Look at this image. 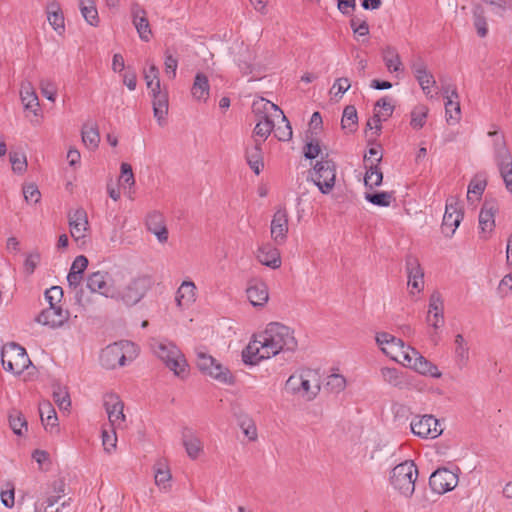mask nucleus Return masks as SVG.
<instances>
[{
    "label": "nucleus",
    "mask_w": 512,
    "mask_h": 512,
    "mask_svg": "<svg viewBox=\"0 0 512 512\" xmlns=\"http://www.w3.org/2000/svg\"><path fill=\"white\" fill-rule=\"evenodd\" d=\"M196 364L203 374L209 375L221 383L231 385L235 382V378L230 370L205 352H197Z\"/></svg>",
    "instance_id": "obj_6"
},
{
    "label": "nucleus",
    "mask_w": 512,
    "mask_h": 512,
    "mask_svg": "<svg viewBox=\"0 0 512 512\" xmlns=\"http://www.w3.org/2000/svg\"><path fill=\"white\" fill-rule=\"evenodd\" d=\"M71 236L75 241L85 238V232L89 228L87 213L83 208H78L68 213Z\"/></svg>",
    "instance_id": "obj_18"
},
{
    "label": "nucleus",
    "mask_w": 512,
    "mask_h": 512,
    "mask_svg": "<svg viewBox=\"0 0 512 512\" xmlns=\"http://www.w3.org/2000/svg\"><path fill=\"white\" fill-rule=\"evenodd\" d=\"M119 182L127 184L128 186L135 184L132 166L126 162L121 164Z\"/></svg>",
    "instance_id": "obj_57"
},
{
    "label": "nucleus",
    "mask_w": 512,
    "mask_h": 512,
    "mask_svg": "<svg viewBox=\"0 0 512 512\" xmlns=\"http://www.w3.org/2000/svg\"><path fill=\"white\" fill-rule=\"evenodd\" d=\"M382 160V155L375 159L376 163H371L370 166H366V173L364 177V183L366 187L372 189L373 187L380 186L383 181V173L379 167V163Z\"/></svg>",
    "instance_id": "obj_34"
},
{
    "label": "nucleus",
    "mask_w": 512,
    "mask_h": 512,
    "mask_svg": "<svg viewBox=\"0 0 512 512\" xmlns=\"http://www.w3.org/2000/svg\"><path fill=\"white\" fill-rule=\"evenodd\" d=\"M252 112L258 119H263V116L267 118H279L280 115H282V110L276 104L264 98L253 101Z\"/></svg>",
    "instance_id": "obj_28"
},
{
    "label": "nucleus",
    "mask_w": 512,
    "mask_h": 512,
    "mask_svg": "<svg viewBox=\"0 0 512 512\" xmlns=\"http://www.w3.org/2000/svg\"><path fill=\"white\" fill-rule=\"evenodd\" d=\"M69 315V311L62 305H52L42 310L35 320L44 326L58 328L68 321Z\"/></svg>",
    "instance_id": "obj_14"
},
{
    "label": "nucleus",
    "mask_w": 512,
    "mask_h": 512,
    "mask_svg": "<svg viewBox=\"0 0 512 512\" xmlns=\"http://www.w3.org/2000/svg\"><path fill=\"white\" fill-rule=\"evenodd\" d=\"M53 400L61 410H68L71 406L69 393L60 386H58L57 389H54Z\"/></svg>",
    "instance_id": "obj_51"
},
{
    "label": "nucleus",
    "mask_w": 512,
    "mask_h": 512,
    "mask_svg": "<svg viewBox=\"0 0 512 512\" xmlns=\"http://www.w3.org/2000/svg\"><path fill=\"white\" fill-rule=\"evenodd\" d=\"M288 233V213L285 208H279L271 221V236L276 244H283Z\"/></svg>",
    "instance_id": "obj_17"
},
{
    "label": "nucleus",
    "mask_w": 512,
    "mask_h": 512,
    "mask_svg": "<svg viewBox=\"0 0 512 512\" xmlns=\"http://www.w3.org/2000/svg\"><path fill=\"white\" fill-rule=\"evenodd\" d=\"M40 416L42 423L45 426V429H47L49 426L51 428L57 426V414L56 411L52 408L50 403H46L43 406L39 408Z\"/></svg>",
    "instance_id": "obj_48"
},
{
    "label": "nucleus",
    "mask_w": 512,
    "mask_h": 512,
    "mask_svg": "<svg viewBox=\"0 0 512 512\" xmlns=\"http://www.w3.org/2000/svg\"><path fill=\"white\" fill-rule=\"evenodd\" d=\"M165 72L167 74L171 73L170 78H175L176 76V70L178 67V60L171 54H169L167 51L165 53Z\"/></svg>",
    "instance_id": "obj_62"
},
{
    "label": "nucleus",
    "mask_w": 512,
    "mask_h": 512,
    "mask_svg": "<svg viewBox=\"0 0 512 512\" xmlns=\"http://www.w3.org/2000/svg\"><path fill=\"white\" fill-rule=\"evenodd\" d=\"M3 368L14 375H20L31 365L26 349L15 342L5 344L1 350Z\"/></svg>",
    "instance_id": "obj_4"
},
{
    "label": "nucleus",
    "mask_w": 512,
    "mask_h": 512,
    "mask_svg": "<svg viewBox=\"0 0 512 512\" xmlns=\"http://www.w3.org/2000/svg\"><path fill=\"white\" fill-rule=\"evenodd\" d=\"M147 229L153 233L159 242L165 243L168 240V230L165 225L164 217L159 212L148 214L146 219Z\"/></svg>",
    "instance_id": "obj_26"
},
{
    "label": "nucleus",
    "mask_w": 512,
    "mask_h": 512,
    "mask_svg": "<svg viewBox=\"0 0 512 512\" xmlns=\"http://www.w3.org/2000/svg\"><path fill=\"white\" fill-rule=\"evenodd\" d=\"M375 107L381 108L382 111H380L379 113L383 121H386L389 117L392 116L395 108L388 97H383L379 99L376 102Z\"/></svg>",
    "instance_id": "obj_56"
},
{
    "label": "nucleus",
    "mask_w": 512,
    "mask_h": 512,
    "mask_svg": "<svg viewBox=\"0 0 512 512\" xmlns=\"http://www.w3.org/2000/svg\"><path fill=\"white\" fill-rule=\"evenodd\" d=\"M428 115V108L425 105H417L411 111V121L410 125L414 129H421L425 123Z\"/></svg>",
    "instance_id": "obj_45"
},
{
    "label": "nucleus",
    "mask_w": 512,
    "mask_h": 512,
    "mask_svg": "<svg viewBox=\"0 0 512 512\" xmlns=\"http://www.w3.org/2000/svg\"><path fill=\"white\" fill-rule=\"evenodd\" d=\"M351 87L350 80L346 77L338 78L335 80L330 92L332 93L335 89L337 90L334 95L342 97V95L349 90Z\"/></svg>",
    "instance_id": "obj_60"
},
{
    "label": "nucleus",
    "mask_w": 512,
    "mask_h": 512,
    "mask_svg": "<svg viewBox=\"0 0 512 512\" xmlns=\"http://www.w3.org/2000/svg\"><path fill=\"white\" fill-rule=\"evenodd\" d=\"M45 299L49 303V306L52 305H62L63 299V290L60 286H52L45 291Z\"/></svg>",
    "instance_id": "obj_53"
},
{
    "label": "nucleus",
    "mask_w": 512,
    "mask_h": 512,
    "mask_svg": "<svg viewBox=\"0 0 512 512\" xmlns=\"http://www.w3.org/2000/svg\"><path fill=\"white\" fill-rule=\"evenodd\" d=\"M262 145L263 141L254 139L253 144L248 146L245 151L247 164L256 175H259L264 168Z\"/></svg>",
    "instance_id": "obj_23"
},
{
    "label": "nucleus",
    "mask_w": 512,
    "mask_h": 512,
    "mask_svg": "<svg viewBox=\"0 0 512 512\" xmlns=\"http://www.w3.org/2000/svg\"><path fill=\"white\" fill-rule=\"evenodd\" d=\"M486 188V181H471L468 186L467 199L471 200V194L476 195V199H479Z\"/></svg>",
    "instance_id": "obj_61"
},
{
    "label": "nucleus",
    "mask_w": 512,
    "mask_h": 512,
    "mask_svg": "<svg viewBox=\"0 0 512 512\" xmlns=\"http://www.w3.org/2000/svg\"><path fill=\"white\" fill-rule=\"evenodd\" d=\"M155 353L176 376L183 378L187 374V362L176 346L160 343Z\"/></svg>",
    "instance_id": "obj_7"
},
{
    "label": "nucleus",
    "mask_w": 512,
    "mask_h": 512,
    "mask_svg": "<svg viewBox=\"0 0 512 512\" xmlns=\"http://www.w3.org/2000/svg\"><path fill=\"white\" fill-rule=\"evenodd\" d=\"M79 8L88 24L94 27L99 25L100 20L94 0H79Z\"/></svg>",
    "instance_id": "obj_35"
},
{
    "label": "nucleus",
    "mask_w": 512,
    "mask_h": 512,
    "mask_svg": "<svg viewBox=\"0 0 512 512\" xmlns=\"http://www.w3.org/2000/svg\"><path fill=\"white\" fill-rule=\"evenodd\" d=\"M411 431L420 438H437L443 432L440 422L433 415L416 416L410 423Z\"/></svg>",
    "instance_id": "obj_10"
},
{
    "label": "nucleus",
    "mask_w": 512,
    "mask_h": 512,
    "mask_svg": "<svg viewBox=\"0 0 512 512\" xmlns=\"http://www.w3.org/2000/svg\"><path fill=\"white\" fill-rule=\"evenodd\" d=\"M81 134L82 141L87 148L91 150H95L96 148H98L100 142V134L96 124L91 126H89L88 124H84L82 127Z\"/></svg>",
    "instance_id": "obj_36"
},
{
    "label": "nucleus",
    "mask_w": 512,
    "mask_h": 512,
    "mask_svg": "<svg viewBox=\"0 0 512 512\" xmlns=\"http://www.w3.org/2000/svg\"><path fill=\"white\" fill-rule=\"evenodd\" d=\"M383 60L390 72H397L402 69V62L397 50L392 46L383 49Z\"/></svg>",
    "instance_id": "obj_38"
},
{
    "label": "nucleus",
    "mask_w": 512,
    "mask_h": 512,
    "mask_svg": "<svg viewBox=\"0 0 512 512\" xmlns=\"http://www.w3.org/2000/svg\"><path fill=\"white\" fill-rule=\"evenodd\" d=\"M196 286L192 281H183L176 293V302L179 307H188L195 301Z\"/></svg>",
    "instance_id": "obj_33"
},
{
    "label": "nucleus",
    "mask_w": 512,
    "mask_h": 512,
    "mask_svg": "<svg viewBox=\"0 0 512 512\" xmlns=\"http://www.w3.org/2000/svg\"><path fill=\"white\" fill-rule=\"evenodd\" d=\"M23 195L27 202L30 203H38L41 198V193L37 187V185L30 183L23 186Z\"/></svg>",
    "instance_id": "obj_55"
},
{
    "label": "nucleus",
    "mask_w": 512,
    "mask_h": 512,
    "mask_svg": "<svg viewBox=\"0 0 512 512\" xmlns=\"http://www.w3.org/2000/svg\"><path fill=\"white\" fill-rule=\"evenodd\" d=\"M455 356L459 365H465L469 358V348L462 334L455 336Z\"/></svg>",
    "instance_id": "obj_43"
},
{
    "label": "nucleus",
    "mask_w": 512,
    "mask_h": 512,
    "mask_svg": "<svg viewBox=\"0 0 512 512\" xmlns=\"http://www.w3.org/2000/svg\"><path fill=\"white\" fill-rule=\"evenodd\" d=\"M498 211L496 200H485L479 213L481 233H491L495 227V214Z\"/></svg>",
    "instance_id": "obj_21"
},
{
    "label": "nucleus",
    "mask_w": 512,
    "mask_h": 512,
    "mask_svg": "<svg viewBox=\"0 0 512 512\" xmlns=\"http://www.w3.org/2000/svg\"><path fill=\"white\" fill-rule=\"evenodd\" d=\"M132 23L135 26L139 38L144 42H149L152 38V30L147 17V12L138 2H132L130 5Z\"/></svg>",
    "instance_id": "obj_13"
},
{
    "label": "nucleus",
    "mask_w": 512,
    "mask_h": 512,
    "mask_svg": "<svg viewBox=\"0 0 512 512\" xmlns=\"http://www.w3.org/2000/svg\"><path fill=\"white\" fill-rule=\"evenodd\" d=\"M389 347L390 350L386 347H382L381 350L397 362L404 361V355L406 352H410V350H407L408 346H405L403 340H401V343H390Z\"/></svg>",
    "instance_id": "obj_46"
},
{
    "label": "nucleus",
    "mask_w": 512,
    "mask_h": 512,
    "mask_svg": "<svg viewBox=\"0 0 512 512\" xmlns=\"http://www.w3.org/2000/svg\"><path fill=\"white\" fill-rule=\"evenodd\" d=\"M443 94L446 98V119L448 122L450 120L457 122L460 119V102L458 101L459 95L456 87L451 85L443 87Z\"/></svg>",
    "instance_id": "obj_24"
},
{
    "label": "nucleus",
    "mask_w": 512,
    "mask_h": 512,
    "mask_svg": "<svg viewBox=\"0 0 512 512\" xmlns=\"http://www.w3.org/2000/svg\"><path fill=\"white\" fill-rule=\"evenodd\" d=\"M418 469L413 461L406 460L395 466L391 471V485L405 497L413 495Z\"/></svg>",
    "instance_id": "obj_3"
},
{
    "label": "nucleus",
    "mask_w": 512,
    "mask_h": 512,
    "mask_svg": "<svg viewBox=\"0 0 512 512\" xmlns=\"http://www.w3.org/2000/svg\"><path fill=\"white\" fill-rule=\"evenodd\" d=\"M10 162L12 164V170L15 173L21 174L27 168L26 157L23 156L22 158H20L17 153H10Z\"/></svg>",
    "instance_id": "obj_59"
},
{
    "label": "nucleus",
    "mask_w": 512,
    "mask_h": 512,
    "mask_svg": "<svg viewBox=\"0 0 512 512\" xmlns=\"http://www.w3.org/2000/svg\"><path fill=\"white\" fill-rule=\"evenodd\" d=\"M153 113L157 119L159 125H163L166 122V116L169 109L168 92L166 90L157 91V94L153 97Z\"/></svg>",
    "instance_id": "obj_30"
},
{
    "label": "nucleus",
    "mask_w": 512,
    "mask_h": 512,
    "mask_svg": "<svg viewBox=\"0 0 512 512\" xmlns=\"http://www.w3.org/2000/svg\"><path fill=\"white\" fill-rule=\"evenodd\" d=\"M209 90L210 85L208 77L204 73L198 72L195 75L191 88L192 96L198 101L206 102L209 97Z\"/></svg>",
    "instance_id": "obj_32"
},
{
    "label": "nucleus",
    "mask_w": 512,
    "mask_h": 512,
    "mask_svg": "<svg viewBox=\"0 0 512 512\" xmlns=\"http://www.w3.org/2000/svg\"><path fill=\"white\" fill-rule=\"evenodd\" d=\"M257 259L262 264L271 269H277L281 266L280 252L271 244H266L258 248Z\"/></svg>",
    "instance_id": "obj_27"
},
{
    "label": "nucleus",
    "mask_w": 512,
    "mask_h": 512,
    "mask_svg": "<svg viewBox=\"0 0 512 512\" xmlns=\"http://www.w3.org/2000/svg\"><path fill=\"white\" fill-rule=\"evenodd\" d=\"M313 182L321 193L329 194L336 181V163L329 158L328 153L321 156V160L316 161L313 166Z\"/></svg>",
    "instance_id": "obj_5"
},
{
    "label": "nucleus",
    "mask_w": 512,
    "mask_h": 512,
    "mask_svg": "<svg viewBox=\"0 0 512 512\" xmlns=\"http://www.w3.org/2000/svg\"><path fill=\"white\" fill-rule=\"evenodd\" d=\"M104 407L112 427H119L125 421V415L123 413L124 403L117 394H105Z\"/></svg>",
    "instance_id": "obj_15"
},
{
    "label": "nucleus",
    "mask_w": 512,
    "mask_h": 512,
    "mask_svg": "<svg viewBox=\"0 0 512 512\" xmlns=\"http://www.w3.org/2000/svg\"><path fill=\"white\" fill-rule=\"evenodd\" d=\"M39 261H40V255L38 253L29 254L24 262L25 272L28 275L33 274Z\"/></svg>",
    "instance_id": "obj_63"
},
{
    "label": "nucleus",
    "mask_w": 512,
    "mask_h": 512,
    "mask_svg": "<svg viewBox=\"0 0 512 512\" xmlns=\"http://www.w3.org/2000/svg\"><path fill=\"white\" fill-rule=\"evenodd\" d=\"M152 284V278L147 275L133 279L122 291V301L127 306L137 304L145 296Z\"/></svg>",
    "instance_id": "obj_8"
},
{
    "label": "nucleus",
    "mask_w": 512,
    "mask_h": 512,
    "mask_svg": "<svg viewBox=\"0 0 512 512\" xmlns=\"http://www.w3.org/2000/svg\"><path fill=\"white\" fill-rule=\"evenodd\" d=\"M100 361L104 368L114 369L123 366L126 361V356L118 343L108 345L102 350L100 354Z\"/></svg>",
    "instance_id": "obj_20"
},
{
    "label": "nucleus",
    "mask_w": 512,
    "mask_h": 512,
    "mask_svg": "<svg viewBox=\"0 0 512 512\" xmlns=\"http://www.w3.org/2000/svg\"><path fill=\"white\" fill-rule=\"evenodd\" d=\"M247 297L250 301V303L254 307H262L264 306L268 299V287L265 282L258 281V280H252L249 282V285L246 289Z\"/></svg>",
    "instance_id": "obj_25"
},
{
    "label": "nucleus",
    "mask_w": 512,
    "mask_h": 512,
    "mask_svg": "<svg viewBox=\"0 0 512 512\" xmlns=\"http://www.w3.org/2000/svg\"><path fill=\"white\" fill-rule=\"evenodd\" d=\"M358 123L357 110L353 105H347L343 110L341 126L342 129H348L350 132L355 131Z\"/></svg>",
    "instance_id": "obj_42"
},
{
    "label": "nucleus",
    "mask_w": 512,
    "mask_h": 512,
    "mask_svg": "<svg viewBox=\"0 0 512 512\" xmlns=\"http://www.w3.org/2000/svg\"><path fill=\"white\" fill-rule=\"evenodd\" d=\"M88 258L84 255H79L77 256L72 265H71V268L69 271H73V272H76V273H80V274H83L85 269L87 268L88 266Z\"/></svg>",
    "instance_id": "obj_64"
},
{
    "label": "nucleus",
    "mask_w": 512,
    "mask_h": 512,
    "mask_svg": "<svg viewBox=\"0 0 512 512\" xmlns=\"http://www.w3.org/2000/svg\"><path fill=\"white\" fill-rule=\"evenodd\" d=\"M108 276L107 272H93L87 277L86 287L93 293L98 292L105 297H113L114 289L107 281Z\"/></svg>",
    "instance_id": "obj_22"
},
{
    "label": "nucleus",
    "mask_w": 512,
    "mask_h": 512,
    "mask_svg": "<svg viewBox=\"0 0 512 512\" xmlns=\"http://www.w3.org/2000/svg\"><path fill=\"white\" fill-rule=\"evenodd\" d=\"M297 347L294 331L281 323L272 322L243 349L242 360L247 365H256L281 351L294 352Z\"/></svg>",
    "instance_id": "obj_1"
},
{
    "label": "nucleus",
    "mask_w": 512,
    "mask_h": 512,
    "mask_svg": "<svg viewBox=\"0 0 512 512\" xmlns=\"http://www.w3.org/2000/svg\"><path fill=\"white\" fill-rule=\"evenodd\" d=\"M405 266L408 277V286L420 292L424 288V271L418 258L413 254L406 255Z\"/></svg>",
    "instance_id": "obj_16"
},
{
    "label": "nucleus",
    "mask_w": 512,
    "mask_h": 512,
    "mask_svg": "<svg viewBox=\"0 0 512 512\" xmlns=\"http://www.w3.org/2000/svg\"><path fill=\"white\" fill-rule=\"evenodd\" d=\"M304 157L309 160L317 158L321 154V147L318 140H311L303 148Z\"/></svg>",
    "instance_id": "obj_58"
},
{
    "label": "nucleus",
    "mask_w": 512,
    "mask_h": 512,
    "mask_svg": "<svg viewBox=\"0 0 512 512\" xmlns=\"http://www.w3.org/2000/svg\"><path fill=\"white\" fill-rule=\"evenodd\" d=\"M415 78L425 95H429L431 93V88L436 85L433 74L428 70H425L424 74H419Z\"/></svg>",
    "instance_id": "obj_52"
},
{
    "label": "nucleus",
    "mask_w": 512,
    "mask_h": 512,
    "mask_svg": "<svg viewBox=\"0 0 512 512\" xmlns=\"http://www.w3.org/2000/svg\"><path fill=\"white\" fill-rule=\"evenodd\" d=\"M488 136L493 140L494 157L499 173L507 191L512 193V155L507 147L505 136L498 130L489 131Z\"/></svg>",
    "instance_id": "obj_2"
},
{
    "label": "nucleus",
    "mask_w": 512,
    "mask_h": 512,
    "mask_svg": "<svg viewBox=\"0 0 512 512\" xmlns=\"http://www.w3.org/2000/svg\"><path fill=\"white\" fill-rule=\"evenodd\" d=\"M182 443L188 456L195 460L203 451L200 439L195 435L192 429L185 427L182 430Z\"/></svg>",
    "instance_id": "obj_29"
},
{
    "label": "nucleus",
    "mask_w": 512,
    "mask_h": 512,
    "mask_svg": "<svg viewBox=\"0 0 512 512\" xmlns=\"http://www.w3.org/2000/svg\"><path fill=\"white\" fill-rule=\"evenodd\" d=\"M407 350H410V352H406L404 355V362H406L407 367L414 369L422 375H428L433 378L441 377L442 374L438 367L422 356L415 348L408 346Z\"/></svg>",
    "instance_id": "obj_11"
},
{
    "label": "nucleus",
    "mask_w": 512,
    "mask_h": 512,
    "mask_svg": "<svg viewBox=\"0 0 512 512\" xmlns=\"http://www.w3.org/2000/svg\"><path fill=\"white\" fill-rule=\"evenodd\" d=\"M457 484L458 475L447 468H438L429 478L431 489L438 494L453 490Z\"/></svg>",
    "instance_id": "obj_12"
},
{
    "label": "nucleus",
    "mask_w": 512,
    "mask_h": 512,
    "mask_svg": "<svg viewBox=\"0 0 512 512\" xmlns=\"http://www.w3.org/2000/svg\"><path fill=\"white\" fill-rule=\"evenodd\" d=\"M327 387L333 392H340L346 387V379L340 374H332L328 376Z\"/></svg>",
    "instance_id": "obj_54"
},
{
    "label": "nucleus",
    "mask_w": 512,
    "mask_h": 512,
    "mask_svg": "<svg viewBox=\"0 0 512 512\" xmlns=\"http://www.w3.org/2000/svg\"><path fill=\"white\" fill-rule=\"evenodd\" d=\"M21 100L25 110L31 111L35 116L40 111L38 96L34 91H21Z\"/></svg>",
    "instance_id": "obj_49"
},
{
    "label": "nucleus",
    "mask_w": 512,
    "mask_h": 512,
    "mask_svg": "<svg viewBox=\"0 0 512 512\" xmlns=\"http://www.w3.org/2000/svg\"><path fill=\"white\" fill-rule=\"evenodd\" d=\"M9 425L13 432L18 435L22 436L23 431L22 429L25 428L27 430V421L24 417V415L21 413V411L13 408L8 415Z\"/></svg>",
    "instance_id": "obj_41"
},
{
    "label": "nucleus",
    "mask_w": 512,
    "mask_h": 512,
    "mask_svg": "<svg viewBox=\"0 0 512 512\" xmlns=\"http://www.w3.org/2000/svg\"><path fill=\"white\" fill-rule=\"evenodd\" d=\"M155 469V484L163 489H166L171 480V473L168 467L163 462H157L154 466Z\"/></svg>",
    "instance_id": "obj_44"
},
{
    "label": "nucleus",
    "mask_w": 512,
    "mask_h": 512,
    "mask_svg": "<svg viewBox=\"0 0 512 512\" xmlns=\"http://www.w3.org/2000/svg\"><path fill=\"white\" fill-rule=\"evenodd\" d=\"M282 122L284 123L283 126L279 125L277 128H274V136L279 140V141H289L291 140L292 138V127L290 125V122L289 120L287 119V117L284 115V113L282 112V115H280V117Z\"/></svg>",
    "instance_id": "obj_50"
},
{
    "label": "nucleus",
    "mask_w": 512,
    "mask_h": 512,
    "mask_svg": "<svg viewBox=\"0 0 512 512\" xmlns=\"http://www.w3.org/2000/svg\"><path fill=\"white\" fill-rule=\"evenodd\" d=\"M383 380L394 387H401L404 382L397 368L383 367L380 370Z\"/></svg>",
    "instance_id": "obj_47"
},
{
    "label": "nucleus",
    "mask_w": 512,
    "mask_h": 512,
    "mask_svg": "<svg viewBox=\"0 0 512 512\" xmlns=\"http://www.w3.org/2000/svg\"><path fill=\"white\" fill-rule=\"evenodd\" d=\"M426 321L434 329H438L444 323V304L442 296L438 291H434L429 298V310Z\"/></svg>",
    "instance_id": "obj_19"
},
{
    "label": "nucleus",
    "mask_w": 512,
    "mask_h": 512,
    "mask_svg": "<svg viewBox=\"0 0 512 512\" xmlns=\"http://www.w3.org/2000/svg\"><path fill=\"white\" fill-rule=\"evenodd\" d=\"M393 194L394 192L375 191L372 193H366L365 199L375 206L388 207L392 200H394Z\"/></svg>",
    "instance_id": "obj_40"
},
{
    "label": "nucleus",
    "mask_w": 512,
    "mask_h": 512,
    "mask_svg": "<svg viewBox=\"0 0 512 512\" xmlns=\"http://www.w3.org/2000/svg\"><path fill=\"white\" fill-rule=\"evenodd\" d=\"M47 19L53 29L62 34L65 30V19L62 12V9L57 2H51L47 5L46 8Z\"/></svg>",
    "instance_id": "obj_31"
},
{
    "label": "nucleus",
    "mask_w": 512,
    "mask_h": 512,
    "mask_svg": "<svg viewBox=\"0 0 512 512\" xmlns=\"http://www.w3.org/2000/svg\"><path fill=\"white\" fill-rule=\"evenodd\" d=\"M473 22L479 37L484 38L488 34V25L485 18V11L482 5L476 3L473 6Z\"/></svg>",
    "instance_id": "obj_37"
},
{
    "label": "nucleus",
    "mask_w": 512,
    "mask_h": 512,
    "mask_svg": "<svg viewBox=\"0 0 512 512\" xmlns=\"http://www.w3.org/2000/svg\"><path fill=\"white\" fill-rule=\"evenodd\" d=\"M275 128L274 118H267L263 116V119H257L256 126L253 130V135L257 137H261L263 143L269 137L271 132H273Z\"/></svg>",
    "instance_id": "obj_39"
},
{
    "label": "nucleus",
    "mask_w": 512,
    "mask_h": 512,
    "mask_svg": "<svg viewBox=\"0 0 512 512\" xmlns=\"http://www.w3.org/2000/svg\"><path fill=\"white\" fill-rule=\"evenodd\" d=\"M464 216L460 202L451 197L446 201L445 213L441 224V231L446 237H452Z\"/></svg>",
    "instance_id": "obj_9"
}]
</instances>
